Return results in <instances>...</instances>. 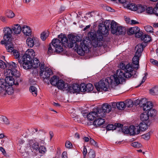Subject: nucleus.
I'll return each instance as SVG.
<instances>
[{
  "label": "nucleus",
  "instance_id": "62",
  "mask_svg": "<svg viewBox=\"0 0 158 158\" xmlns=\"http://www.w3.org/2000/svg\"><path fill=\"white\" fill-rule=\"evenodd\" d=\"M115 126H116V128L117 127H118V128H121H121H122L123 127V125L122 124L118 123L115 124Z\"/></svg>",
  "mask_w": 158,
  "mask_h": 158
},
{
  "label": "nucleus",
  "instance_id": "21",
  "mask_svg": "<svg viewBox=\"0 0 158 158\" xmlns=\"http://www.w3.org/2000/svg\"><path fill=\"white\" fill-rule=\"evenodd\" d=\"M2 92L6 93L8 95H11L14 93V89L12 86H6L5 88L3 89Z\"/></svg>",
  "mask_w": 158,
  "mask_h": 158
},
{
  "label": "nucleus",
  "instance_id": "46",
  "mask_svg": "<svg viewBox=\"0 0 158 158\" xmlns=\"http://www.w3.org/2000/svg\"><path fill=\"white\" fill-rule=\"evenodd\" d=\"M131 145L132 146L136 148H140L142 146L141 144L136 142L132 143Z\"/></svg>",
  "mask_w": 158,
  "mask_h": 158
},
{
  "label": "nucleus",
  "instance_id": "35",
  "mask_svg": "<svg viewBox=\"0 0 158 158\" xmlns=\"http://www.w3.org/2000/svg\"><path fill=\"white\" fill-rule=\"evenodd\" d=\"M117 107L118 109L122 110L125 107V105L124 102H120L117 103Z\"/></svg>",
  "mask_w": 158,
  "mask_h": 158
},
{
  "label": "nucleus",
  "instance_id": "54",
  "mask_svg": "<svg viewBox=\"0 0 158 158\" xmlns=\"http://www.w3.org/2000/svg\"><path fill=\"white\" fill-rule=\"evenodd\" d=\"M83 156L84 158H85L87 153V150L86 149V147L85 146H84L83 149Z\"/></svg>",
  "mask_w": 158,
  "mask_h": 158
},
{
  "label": "nucleus",
  "instance_id": "57",
  "mask_svg": "<svg viewBox=\"0 0 158 158\" xmlns=\"http://www.w3.org/2000/svg\"><path fill=\"white\" fill-rule=\"evenodd\" d=\"M144 76L143 77V79L141 83L140 84L139 86H140L144 82L147 78V76L148 75V73H147L144 74Z\"/></svg>",
  "mask_w": 158,
  "mask_h": 158
},
{
  "label": "nucleus",
  "instance_id": "34",
  "mask_svg": "<svg viewBox=\"0 0 158 158\" xmlns=\"http://www.w3.org/2000/svg\"><path fill=\"white\" fill-rule=\"evenodd\" d=\"M136 6L133 3H129L127 5V8L131 10L136 11Z\"/></svg>",
  "mask_w": 158,
  "mask_h": 158
},
{
  "label": "nucleus",
  "instance_id": "56",
  "mask_svg": "<svg viewBox=\"0 0 158 158\" xmlns=\"http://www.w3.org/2000/svg\"><path fill=\"white\" fill-rule=\"evenodd\" d=\"M153 14L158 16V7L156 6V7L153 8Z\"/></svg>",
  "mask_w": 158,
  "mask_h": 158
},
{
  "label": "nucleus",
  "instance_id": "47",
  "mask_svg": "<svg viewBox=\"0 0 158 158\" xmlns=\"http://www.w3.org/2000/svg\"><path fill=\"white\" fill-rule=\"evenodd\" d=\"M122 131L125 134H129V127H123L121 128Z\"/></svg>",
  "mask_w": 158,
  "mask_h": 158
},
{
  "label": "nucleus",
  "instance_id": "19",
  "mask_svg": "<svg viewBox=\"0 0 158 158\" xmlns=\"http://www.w3.org/2000/svg\"><path fill=\"white\" fill-rule=\"evenodd\" d=\"M69 89L70 92H72L73 93L79 92L80 89L79 88V85L76 84H73L72 86L68 87L67 89Z\"/></svg>",
  "mask_w": 158,
  "mask_h": 158
},
{
  "label": "nucleus",
  "instance_id": "13",
  "mask_svg": "<svg viewBox=\"0 0 158 158\" xmlns=\"http://www.w3.org/2000/svg\"><path fill=\"white\" fill-rule=\"evenodd\" d=\"M3 32L4 40L6 41L9 40L11 37V33H12V28L8 27H4L3 29Z\"/></svg>",
  "mask_w": 158,
  "mask_h": 158
},
{
  "label": "nucleus",
  "instance_id": "48",
  "mask_svg": "<svg viewBox=\"0 0 158 158\" xmlns=\"http://www.w3.org/2000/svg\"><path fill=\"white\" fill-rule=\"evenodd\" d=\"M1 120L4 123L6 124H9V122L8 119L6 117L4 116H2L1 117Z\"/></svg>",
  "mask_w": 158,
  "mask_h": 158
},
{
  "label": "nucleus",
  "instance_id": "7",
  "mask_svg": "<svg viewBox=\"0 0 158 158\" xmlns=\"http://www.w3.org/2000/svg\"><path fill=\"white\" fill-rule=\"evenodd\" d=\"M22 64L23 68L26 69H30L32 67L36 68L40 65V61L36 58H34L32 61H31V60L23 62Z\"/></svg>",
  "mask_w": 158,
  "mask_h": 158
},
{
  "label": "nucleus",
  "instance_id": "12",
  "mask_svg": "<svg viewBox=\"0 0 158 158\" xmlns=\"http://www.w3.org/2000/svg\"><path fill=\"white\" fill-rule=\"evenodd\" d=\"M18 66V64L14 62H11L6 64L2 60H0V68L2 69H4L6 68L5 70H6L8 69V67H10V68L9 69L11 70L15 68H17Z\"/></svg>",
  "mask_w": 158,
  "mask_h": 158
},
{
  "label": "nucleus",
  "instance_id": "58",
  "mask_svg": "<svg viewBox=\"0 0 158 158\" xmlns=\"http://www.w3.org/2000/svg\"><path fill=\"white\" fill-rule=\"evenodd\" d=\"M89 141L90 143L91 144L94 145L95 146H97V143L92 138H90Z\"/></svg>",
  "mask_w": 158,
  "mask_h": 158
},
{
  "label": "nucleus",
  "instance_id": "36",
  "mask_svg": "<svg viewBox=\"0 0 158 158\" xmlns=\"http://www.w3.org/2000/svg\"><path fill=\"white\" fill-rule=\"evenodd\" d=\"M49 32L48 31L43 32L41 34V38L42 40H44L48 36Z\"/></svg>",
  "mask_w": 158,
  "mask_h": 158
},
{
  "label": "nucleus",
  "instance_id": "50",
  "mask_svg": "<svg viewBox=\"0 0 158 158\" xmlns=\"http://www.w3.org/2000/svg\"><path fill=\"white\" fill-rule=\"evenodd\" d=\"M142 137L145 140H148L150 138V133L148 132L142 135Z\"/></svg>",
  "mask_w": 158,
  "mask_h": 158
},
{
  "label": "nucleus",
  "instance_id": "51",
  "mask_svg": "<svg viewBox=\"0 0 158 158\" xmlns=\"http://www.w3.org/2000/svg\"><path fill=\"white\" fill-rule=\"evenodd\" d=\"M89 155L90 158H94L96 156L95 152L92 150L89 152Z\"/></svg>",
  "mask_w": 158,
  "mask_h": 158
},
{
  "label": "nucleus",
  "instance_id": "33",
  "mask_svg": "<svg viewBox=\"0 0 158 158\" xmlns=\"http://www.w3.org/2000/svg\"><path fill=\"white\" fill-rule=\"evenodd\" d=\"M6 16L9 18H12L15 16V14L13 12L10 10H7L6 13Z\"/></svg>",
  "mask_w": 158,
  "mask_h": 158
},
{
  "label": "nucleus",
  "instance_id": "18",
  "mask_svg": "<svg viewBox=\"0 0 158 158\" xmlns=\"http://www.w3.org/2000/svg\"><path fill=\"white\" fill-rule=\"evenodd\" d=\"M129 134L131 135H137L140 132V130H139L137 126L135 127L133 125L129 127Z\"/></svg>",
  "mask_w": 158,
  "mask_h": 158
},
{
  "label": "nucleus",
  "instance_id": "20",
  "mask_svg": "<svg viewBox=\"0 0 158 158\" xmlns=\"http://www.w3.org/2000/svg\"><path fill=\"white\" fill-rule=\"evenodd\" d=\"M56 86L59 89L65 90V89L68 86V85L67 84H65L64 82L62 80H60Z\"/></svg>",
  "mask_w": 158,
  "mask_h": 158
},
{
  "label": "nucleus",
  "instance_id": "55",
  "mask_svg": "<svg viewBox=\"0 0 158 158\" xmlns=\"http://www.w3.org/2000/svg\"><path fill=\"white\" fill-rule=\"evenodd\" d=\"M150 62L153 65L158 67V61L154 59H151Z\"/></svg>",
  "mask_w": 158,
  "mask_h": 158
},
{
  "label": "nucleus",
  "instance_id": "45",
  "mask_svg": "<svg viewBox=\"0 0 158 158\" xmlns=\"http://www.w3.org/2000/svg\"><path fill=\"white\" fill-rule=\"evenodd\" d=\"M116 129L115 126L113 124H109L106 126V130L107 131H110L111 130H114Z\"/></svg>",
  "mask_w": 158,
  "mask_h": 158
},
{
  "label": "nucleus",
  "instance_id": "37",
  "mask_svg": "<svg viewBox=\"0 0 158 158\" xmlns=\"http://www.w3.org/2000/svg\"><path fill=\"white\" fill-rule=\"evenodd\" d=\"M145 31L148 33H152L153 32V27L149 25H148L144 27Z\"/></svg>",
  "mask_w": 158,
  "mask_h": 158
},
{
  "label": "nucleus",
  "instance_id": "16",
  "mask_svg": "<svg viewBox=\"0 0 158 158\" xmlns=\"http://www.w3.org/2000/svg\"><path fill=\"white\" fill-rule=\"evenodd\" d=\"M103 117L99 116L97 117L93 122V125L95 127H98L102 125L105 122V119L102 118Z\"/></svg>",
  "mask_w": 158,
  "mask_h": 158
},
{
  "label": "nucleus",
  "instance_id": "3",
  "mask_svg": "<svg viewBox=\"0 0 158 158\" xmlns=\"http://www.w3.org/2000/svg\"><path fill=\"white\" fill-rule=\"evenodd\" d=\"M8 68V69L5 70L4 72V75L6 76V83L7 86H12L14 85H18L19 83L15 82V78L19 77L20 75L19 71L17 70V68L10 70V67Z\"/></svg>",
  "mask_w": 158,
  "mask_h": 158
},
{
  "label": "nucleus",
  "instance_id": "42",
  "mask_svg": "<svg viewBox=\"0 0 158 158\" xmlns=\"http://www.w3.org/2000/svg\"><path fill=\"white\" fill-rule=\"evenodd\" d=\"M79 88H80L79 92H85L86 91L85 85L84 83H82L79 85Z\"/></svg>",
  "mask_w": 158,
  "mask_h": 158
},
{
  "label": "nucleus",
  "instance_id": "53",
  "mask_svg": "<svg viewBox=\"0 0 158 158\" xmlns=\"http://www.w3.org/2000/svg\"><path fill=\"white\" fill-rule=\"evenodd\" d=\"M135 36L137 38H139L142 36V32L140 31V29L139 28V31L138 32H135Z\"/></svg>",
  "mask_w": 158,
  "mask_h": 158
},
{
  "label": "nucleus",
  "instance_id": "17",
  "mask_svg": "<svg viewBox=\"0 0 158 158\" xmlns=\"http://www.w3.org/2000/svg\"><path fill=\"white\" fill-rule=\"evenodd\" d=\"M22 31L25 36H29L31 34L30 28L27 25H24L22 27Z\"/></svg>",
  "mask_w": 158,
  "mask_h": 158
},
{
  "label": "nucleus",
  "instance_id": "29",
  "mask_svg": "<svg viewBox=\"0 0 158 158\" xmlns=\"http://www.w3.org/2000/svg\"><path fill=\"white\" fill-rule=\"evenodd\" d=\"M59 81V79L57 78V77L54 76L51 78L50 83L52 85L56 86Z\"/></svg>",
  "mask_w": 158,
  "mask_h": 158
},
{
  "label": "nucleus",
  "instance_id": "64",
  "mask_svg": "<svg viewBox=\"0 0 158 158\" xmlns=\"http://www.w3.org/2000/svg\"><path fill=\"white\" fill-rule=\"evenodd\" d=\"M0 20L3 22H5L6 21V18L4 16H1L0 17Z\"/></svg>",
  "mask_w": 158,
  "mask_h": 158
},
{
  "label": "nucleus",
  "instance_id": "24",
  "mask_svg": "<svg viewBox=\"0 0 158 158\" xmlns=\"http://www.w3.org/2000/svg\"><path fill=\"white\" fill-rule=\"evenodd\" d=\"M139 130L141 131H144L146 130L148 128V125L143 122H142L139 125Z\"/></svg>",
  "mask_w": 158,
  "mask_h": 158
},
{
  "label": "nucleus",
  "instance_id": "44",
  "mask_svg": "<svg viewBox=\"0 0 158 158\" xmlns=\"http://www.w3.org/2000/svg\"><path fill=\"white\" fill-rule=\"evenodd\" d=\"M56 52V49L55 50L53 49L52 48V47L51 45H49L48 48V54L49 55H51L54 53Z\"/></svg>",
  "mask_w": 158,
  "mask_h": 158
},
{
  "label": "nucleus",
  "instance_id": "5",
  "mask_svg": "<svg viewBox=\"0 0 158 158\" xmlns=\"http://www.w3.org/2000/svg\"><path fill=\"white\" fill-rule=\"evenodd\" d=\"M112 86H115L111 77L103 78L99 82L95 84V86L98 91L104 90L106 91L110 85Z\"/></svg>",
  "mask_w": 158,
  "mask_h": 158
},
{
  "label": "nucleus",
  "instance_id": "1",
  "mask_svg": "<svg viewBox=\"0 0 158 158\" xmlns=\"http://www.w3.org/2000/svg\"><path fill=\"white\" fill-rule=\"evenodd\" d=\"M68 37L69 40L65 35L61 34L58 35L59 39L52 40V44L56 52H62L63 46L65 48L74 47V49L77 51L78 54L81 56L88 51V47L86 40H81V38L78 36L69 35Z\"/></svg>",
  "mask_w": 158,
  "mask_h": 158
},
{
  "label": "nucleus",
  "instance_id": "14",
  "mask_svg": "<svg viewBox=\"0 0 158 158\" xmlns=\"http://www.w3.org/2000/svg\"><path fill=\"white\" fill-rule=\"evenodd\" d=\"M12 33L15 35L20 34L22 31V28L20 25L15 24L12 27Z\"/></svg>",
  "mask_w": 158,
  "mask_h": 158
},
{
  "label": "nucleus",
  "instance_id": "52",
  "mask_svg": "<svg viewBox=\"0 0 158 158\" xmlns=\"http://www.w3.org/2000/svg\"><path fill=\"white\" fill-rule=\"evenodd\" d=\"M65 146L67 148H71L72 147V145L71 142L69 141H67L65 142Z\"/></svg>",
  "mask_w": 158,
  "mask_h": 158
},
{
  "label": "nucleus",
  "instance_id": "61",
  "mask_svg": "<svg viewBox=\"0 0 158 158\" xmlns=\"http://www.w3.org/2000/svg\"><path fill=\"white\" fill-rule=\"evenodd\" d=\"M31 131L32 133L33 134V133H35L38 131V129L37 128H31Z\"/></svg>",
  "mask_w": 158,
  "mask_h": 158
},
{
  "label": "nucleus",
  "instance_id": "26",
  "mask_svg": "<svg viewBox=\"0 0 158 158\" xmlns=\"http://www.w3.org/2000/svg\"><path fill=\"white\" fill-rule=\"evenodd\" d=\"M6 48L8 52H11L14 50V45L12 43L9 42L6 45Z\"/></svg>",
  "mask_w": 158,
  "mask_h": 158
},
{
  "label": "nucleus",
  "instance_id": "25",
  "mask_svg": "<svg viewBox=\"0 0 158 158\" xmlns=\"http://www.w3.org/2000/svg\"><path fill=\"white\" fill-rule=\"evenodd\" d=\"M149 114L146 111L141 114L140 118L143 121H147L149 118Z\"/></svg>",
  "mask_w": 158,
  "mask_h": 158
},
{
  "label": "nucleus",
  "instance_id": "28",
  "mask_svg": "<svg viewBox=\"0 0 158 158\" xmlns=\"http://www.w3.org/2000/svg\"><path fill=\"white\" fill-rule=\"evenodd\" d=\"M136 10L138 13H141L145 10L146 9V6L139 4L136 6Z\"/></svg>",
  "mask_w": 158,
  "mask_h": 158
},
{
  "label": "nucleus",
  "instance_id": "8",
  "mask_svg": "<svg viewBox=\"0 0 158 158\" xmlns=\"http://www.w3.org/2000/svg\"><path fill=\"white\" fill-rule=\"evenodd\" d=\"M35 55V52L33 49H28L21 59L19 60V62L20 64H22L23 63L26 61L31 60L32 58H34Z\"/></svg>",
  "mask_w": 158,
  "mask_h": 158
},
{
  "label": "nucleus",
  "instance_id": "23",
  "mask_svg": "<svg viewBox=\"0 0 158 158\" xmlns=\"http://www.w3.org/2000/svg\"><path fill=\"white\" fill-rule=\"evenodd\" d=\"M139 29V27H131L128 29L127 31V34L129 35L135 34V32H138Z\"/></svg>",
  "mask_w": 158,
  "mask_h": 158
},
{
  "label": "nucleus",
  "instance_id": "31",
  "mask_svg": "<svg viewBox=\"0 0 158 158\" xmlns=\"http://www.w3.org/2000/svg\"><path fill=\"white\" fill-rule=\"evenodd\" d=\"M30 91L32 95L34 96H36L37 95V89L36 87L32 86L30 88Z\"/></svg>",
  "mask_w": 158,
  "mask_h": 158
},
{
  "label": "nucleus",
  "instance_id": "43",
  "mask_svg": "<svg viewBox=\"0 0 158 158\" xmlns=\"http://www.w3.org/2000/svg\"><path fill=\"white\" fill-rule=\"evenodd\" d=\"M12 52H13V55L15 59H18L19 58L20 53L18 51L16 50H14Z\"/></svg>",
  "mask_w": 158,
  "mask_h": 158
},
{
  "label": "nucleus",
  "instance_id": "39",
  "mask_svg": "<svg viewBox=\"0 0 158 158\" xmlns=\"http://www.w3.org/2000/svg\"><path fill=\"white\" fill-rule=\"evenodd\" d=\"M156 111L152 108L147 111L148 113L149 114V116H152L155 115L156 114Z\"/></svg>",
  "mask_w": 158,
  "mask_h": 158
},
{
  "label": "nucleus",
  "instance_id": "40",
  "mask_svg": "<svg viewBox=\"0 0 158 158\" xmlns=\"http://www.w3.org/2000/svg\"><path fill=\"white\" fill-rule=\"evenodd\" d=\"M125 102V107H131L133 106V102L131 100H126Z\"/></svg>",
  "mask_w": 158,
  "mask_h": 158
},
{
  "label": "nucleus",
  "instance_id": "59",
  "mask_svg": "<svg viewBox=\"0 0 158 158\" xmlns=\"http://www.w3.org/2000/svg\"><path fill=\"white\" fill-rule=\"evenodd\" d=\"M106 10L108 11L111 12H114L115 10L114 9H112L111 7L109 6L106 7Z\"/></svg>",
  "mask_w": 158,
  "mask_h": 158
},
{
  "label": "nucleus",
  "instance_id": "22",
  "mask_svg": "<svg viewBox=\"0 0 158 158\" xmlns=\"http://www.w3.org/2000/svg\"><path fill=\"white\" fill-rule=\"evenodd\" d=\"M153 104L151 102H147L143 104V109L144 111H148L152 108Z\"/></svg>",
  "mask_w": 158,
  "mask_h": 158
},
{
  "label": "nucleus",
  "instance_id": "49",
  "mask_svg": "<svg viewBox=\"0 0 158 158\" xmlns=\"http://www.w3.org/2000/svg\"><path fill=\"white\" fill-rule=\"evenodd\" d=\"M146 12L147 13L152 14H153V9L152 7H149L147 8H146Z\"/></svg>",
  "mask_w": 158,
  "mask_h": 158
},
{
  "label": "nucleus",
  "instance_id": "4",
  "mask_svg": "<svg viewBox=\"0 0 158 158\" xmlns=\"http://www.w3.org/2000/svg\"><path fill=\"white\" fill-rule=\"evenodd\" d=\"M108 30L106 26L101 27L97 31L96 38L92 40V44L93 46L96 48L102 46L103 42V35H107Z\"/></svg>",
  "mask_w": 158,
  "mask_h": 158
},
{
  "label": "nucleus",
  "instance_id": "41",
  "mask_svg": "<svg viewBox=\"0 0 158 158\" xmlns=\"http://www.w3.org/2000/svg\"><path fill=\"white\" fill-rule=\"evenodd\" d=\"M37 151L41 154H44L46 151V149L45 147L43 146H40L39 147Z\"/></svg>",
  "mask_w": 158,
  "mask_h": 158
},
{
  "label": "nucleus",
  "instance_id": "27",
  "mask_svg": "<svg viewBox=\"0 0 158 158\" xmlns=\"http://www.w3.org/2000/svg\"><path fill=\"white\" fill-rule=\"evenodd\" d=\"M35 38H29L27 40V43L28 46L32 48L35 44Z\"/></svg>",
  "mask_w": 158,
  "mask_h": 158
},
{
  "label": "nucleus",
  "instance_id": "15",
  "mask_svg": "<svg viewBox=\"0 0 158 158\" xmlns=\"http://www.w3.org/2000/svg\"><path fill=\"white\" fill-rule=\"evenodd\" d=\"M101 116L99 112H98V109L96 111H92L90 112L87 115V118L90 120H93L94 118L95 119L97 117Z\"/></svg>",
  "mask_w": 158,
  "mask_h": 158
},
{
  "label": "nucleus",
  "instance_id": "32",
  "mask_svg": "<svg viewBox=\"0 0 158 158\" xmlns=\"http://www.w3.org/2000/svg\"><path fill=\"white\" fill-rule=\"evenodd\" d=\"M141 40L145 43H148L151 40L150 36L148 35H144L141 37Z\"/></svg>",
  "mask_w": 158,
  "mask_h": 158
},
{
  "label": "nucleus",
  "instance_id": "30",
  "mask_svg": "<svg viewBox=\"0 0 158 158\" xmlns=\"http://www.w3.org/2000/svg\"><path fill=\"white\" fill-rule=\"evenodd\" d=\"M150 93L153 95H158V86H155L150 90Z\"/></svg>",
  "mask_w": 158,
  "mask_h": 158
},
{
  "label": "nucleus",
  "instance_id": "9",
  "mask_svg": "<svg viewBox=\"0 0 158 158\" xmlns=\"http://www.w3.org/2000/svg\"><path fill=\"white\" fill-rule=\"evenodd\" d=\"M39 147V143L36 142L35 139H30L29 141V146H27L25 151L28 152L34 151H37Z\"/></svg>",
  "mask_w": 158,
  "mask_h": 158
},
{
  "label": "nucleus",
  "instance_id": "60",
  "mask_svg": "<svg viewBox=\"0 0 158 158\" xmlns=\"http://www.w3.org/2000/svg\"><path fill=\"white\" fill-rule=\"evenodd\" d=\"M9 40L6 41L5 40H2L1 41V44H5V46L6 47V45L7 44H8L9 42Z\"/></svg>",
  "mask_w": 158,
  "mask_h": 158
},
{
  "label": "nucleus",
  "instance_id": "2",
  "mask_svg": "<svg viewBox=\"0 0 158 158\" xmlns=\"http://www.w3.org/2000/svg\"><path fill=\"white\" fill-rule=\"evenodd\" d=\"M144 47L142 44H139L135 47L136 52L132 59V63L134 65L126 62L121 63L119 67L121 69L124 70L125 73H124L120 69H118L117 70L116 73L110 76L115 86L124 81L126 78L131 77L133 74L132 72L134 69L136 70L138 69L139 58Z\"/></svg>",
  "mask_w": 158,
  "mask_h": 158
},
{
  "label": "nucleus",
  "instance_id": "10",
  "mask_svg": "<svg viewBox=\"0 0 158 158\" xmlns=\"http://www.w3.org/2000/svg\"><path fill=\"white\" fill-rule=\"evenodd\" d=\"M52 73V71L48 67H46L45 68L44 65L41 64L40 72V75L44 79L47 78Z\"/></svg>",
  "mask_w": 158,
  "mask_h": 158
},
{
  "label": "nucleus",
  "instance_id": "11",
  "mask_svg": "<svg viewBox=\"0 0 158 158\" xmlns=\"http://www.w3.org/2000/svg\"><path fill=\"white\" fill-rule=\"evenodd\" d=\"M98 109L101 117H104L106 113H109L111 111V107L109 104L106 103L102 105L101 108Z\"/></svg>",
  "mask_w": 158,
  "mask_h": 158
},
{
  "label": "nucleus",
  "instance_id": "6",
  "mask_svg": "<svg viewBox=\"0 0 158 158\" xmlns=\"http://www.w3.org/2000/svg\"><path fill=\"white\" fill-rule=\"evenodd\" d=\"M110 25L111 31L112 34H116L117 35H120L124 34L125 29L124 27L122 26H119L117 23L112 21Z\"/></svg>",
  "mask_w": 158,
  "mask_h": 158
},
{
  "label": "nucleus",
  "instance_id": "38",
  "mask_svg": "<svg viewBox=\"0 0 158 158\" xmlns=\"http://www.w3.org/2000/svg\"><path fill=\"white\" fill-rule=\"evenodd\" d=\"M86 91L89 92L92 91L93 89V86L90 83H89L85 85Z\"/></svg>",
  "mask_w": 158,
  "mask_h": 158
},
{
  "label": "nucleus",
  "instance_id": "63",
  "mask_svg": "<svg viewBox=\"0 0 158 158\" xmlns=\"http://www.w3.org/2000/svg\"><path fill=\"white\" fill-rule=\"evenodd\" d=\"M62 158H67V152H64L62 154Z\"/></svg>",
  "mask_w": 158,
  "mask_h": 158
}]
</instances>
